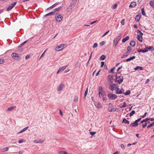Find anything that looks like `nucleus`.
Segmentation results:
<instances>
[{
    "instance_id": "nucleus-7",
    "label": "nucleus",
    "mask_w": 154,
    "mask_h": 154,
    "mask_svg": "<svg viewBox=\"0 0 154 154\" xmlns=\"http://www.w3.org/2000/svg\"><path fill=\"white\" fill-rule=\"evenodd\" d=\"M56 20L58 22H60L63 19V17L60 14H56L55 16Z\"/></svg>"
},
{
    "instance_id": "nucleus-45",
    "label": "nucleus",
    "mask_w": 154,
    "mask_h": 154,
    "mask_svg": "<svg viewBox=\"0 0 154 154\" xmlns=\"http://www.w3.org/2000/svg\"><path fill=\"white\" fill-rule=\"evenodd\" d=\"M8 149V147H6L3 148L2 149V151L3 152L7 151Z\"/></svg>"
},
{
    "instance_id": "nucleus-4",
    "label": "nucleus",
    "mask_w": 154,
    "mask_h": 154,
    "mask_svg": "<svg viewBox=\"0 0 154 154\" xmlns=\"http://www.w3.org/2000/svg\"><path fill=\"white\" fill-rule=\"evenodd\" d=\"M107 97L109 99L111 100L116 99L117 97L116 95L111 93L108 94H107Z\"/></svg>"
},
{
    "instance_id": "nucleus-11",
    "label": "nucleus",
    "mask_w": 154,
    "mask_h": 154,
    "mask_svg": "<svg viewBox=\"0 0 154 154\" xmlns=\"http://www.w3.org/2000/svg\"><path fill=\"white\" fill-rule=\"evenodd\" d=\"M113 77L111 75H109L108 76L107 80L109 81V83H113Z\"/></svg>"
},
{
    "instance_id": "nucleus-32",
    "label": "nucleus",
    "mask_w": 154,
    "mask_h": 154,
    "mask_svg": "<svg viewBox=\"0 0 154 154\" xmlns=\"http://www.w3.org/2000/svg\"><path fill=\"white\" fill-rule=\"evenodd\" d=\"M77 1V0H72V2L70 4L72 5V6H75L76 4V3Z\"/></svg>"
},
{
    "instance_id": "nucleus-64",
    "label": "nucleus",
    "mask_w": 154,
    "mask_h": 154,
    "mask_svg": "<svg viewBox=\"0 0 154 154\" xmlns=\"http://www.w3.org/2000/svg\"><path fill=\"white\" fill-rule=\"evenodd\" d=\"M23 140H22V139L20 140H18V142L19 143H23Z\"/></svg>"
},
{
    "instance_id": "nucleus-22",
    "label": "nucleus",
    "mask_w": 154,
    "mask_h": 154,
    "mask_svg": "<svg viewBox=\"0 0 154 154\" xmlns=\"http://www.w3.org/2000/svg\"><path fill=\"white\" fill-rule=\"evenodd\" d=\"M137 51L138 52H143V53H146L148 51V50L146 49H145L144 50H143L142 49H139L137 50Z\"/></svg>"
},
{
    "instance_id": "nucleus-36",
    "label": "nucleus",
    "mask_w": 154,
    "mask_h": 154,
    "mask_svg": "<svg viewBox=\"0 0 154 154\" xmlns=\"http://www.w3.org/2000/svg\"><path fill=\"white\" fill-rule=\"evenodd\" d=\"M130 91L129 90L127 91H126L124 93H124H123V94H124L125 95H129L130 94Z\"/></svg>"
},
{
    "instance_id": "nucleus-59",
    "label": "nucleus",
    "mask_w": 154,
    "mask_h": 154,
    "mask_svg": "<svg viewBox=\"0 0 154 154\" xmlns=\"http://www.w3.org/2000/svg\"><path fill=\"white\" fill-rule=\"evenodd\" d=\"M147 125V123L146 122L144 124H143L142 125V127L144 128H145Z\"/></svg>"
},
{
    "instance_id": "nucleus-19",
    "label": "nucleus",
    "mask_w": 154,
    "mask_h": 154,
    "mask_svg": "<svg viewBox=\"0 0 154 154\" xmlns=\"http://www.w3.org/2000/svg\"><path fill=\"white\" fill-rule=\"evenodd\" d=\"M43 142V140L41 139H36L34 141V142L36 143H41Z\"/></svg>"
},
{
    "instance_id": "nucleus-51",
    "label": "nucleus",
    "mask_w": 154,
    "mask_h": 154,
    "mask_svg": "<svg viewBox=\"0 0 154 154\" xmlns=\"http://www.w3.org/2000/svg\"><path fill=\"white\" fill-rule=\"evenodd\" d=\"M137 32L138 34L143 35V33L141 32V31L139 29L137 30Z\"/></svg>"
},
{
    "instance_id": "nucleus-15",
    "label": "nucleus",
    "mask_w": 154,
    "mask_h": 154,
    "mask_svg": "<svg viewBox=\"0 0 154 154\" xmlns=\"http://www.w3.org/2000/svg\"><path fill=\"white\" fill-rule=\"evenodd\" d=\"M136 5V3L135 2H133L131 3L129 7L130 8H133Z\"/></svg>"
},
{
    "instance_id": "nucleus-39",
    "label": "nucleus",
    "mask_w": 154,
    "mask_h": 154,
    "mask_svg": "<svg viewBox=\"0 0 154 154\" xmlns=\"http://www.w3.org/2000/svg\"><path fill=\"white\" fill-rule=\"evenodd\" d=\"M115 69V67L111 69H110L109 71H108L110 73H114V70Z\"/></svg>"
},
{
    "instance_id": "nucleus-63",
    "label": "nucleus",
    "mask_w": 154,
    "mask_h": 154,
    "mask_svg": "<svg viewBox=\"0 0 154 154\" xmlns=\"http://www.w3.org/2000/svg\"><path fill=\"white\" fill-rule=\"evenodd\" d=\"M90 133L91 134L92 136L94 135L96 133L95 132H90Z\"/></svg>"
},
{
    "instance_id": "nucleus-47",
    "label": "nucleus",
    "mask_w": 154,
    "mask_h": 154,
    "mask_svg": "<svg viewBox=\"0 0 154 154\" xmlns=\"http://www.w3.org/2000/svg\"><path fill=\"white\" fill-rule=\"evenodd\" d=\"M117 6V5L116 4H114V5L113 6H112V8L113 9H115L116 8Z\"/></svg>"
},
{
    "instance_id": "nucleus-12",
    "label": "nucleus",
    "mask_w": 154,
    "mask_h": 154,
    "mask_svg": "<svg viewBox=\"0 0 154 154\" xmlns=\"http://www.w3.org/2000/svg\"><path fill=\"white\" fill-rule=\"evenodd\" d=\"M143 35L138 34L137 35V40L140 42H142V35Z\"/></svg>"
},
{
    "instance_id": "nucleus-56",
    "label": "nucleus",
    "mask_w": 154,
    "mask_h": 154,
    "mask_svg": "<svg viewBox=\"0 0 154 154\" xmlns=\"http://www.w3.org/2000/svg\"><path fill=\"white\" fill-rule=\"evenodd\" d=\"M154 49L153 47L152 46H149V47H146L145 48V49H146L147 50H148V49Z\"/></svg>"
},
{
    "instance_id": "nucleus-10",
    "label": "nucleus",
    "mask_w": 154,
    "mask_h": 154,
    "mask_svg": "<svg viewBox=\"0 0 154 154\" xmlns=\"http://www.w3.org/2000/svg\"><path fill=\"white\" fill-rule=\"evenodd\" d=\"M67 65H66L65 66H64L60 67L57 72V74H58L59 73L62 72L67 67Z\"/></svg>"
},
{
    "instance_id": "nucleus-62",
    "label": "nucleus",
    "mask_w": 154,
    "mask_h": 154,
    "mask_svg": "<svg viewBox=\"0 0 154 154\" xmlns=\"http://www.w3.org/2000/svg\"><path fill=\"white\" fill-rule=\"evenodd\" d=\"M105 42L104 41H102L100 43V44L102 46L103 45L105 44Z\"/></svg>"
},
{
    "instance_id": "nucleus-28",
    "label": "nucleus",
    "mask_w": 154,
    "mask_h": 154,
    "mask_svg": "<svg viewBox=\"0 0 154 154\" xmlns=\"http://www.w3.org/2000/svg\"><path fill=\"white\" fill-rule=\"evenodd\" d=\"M129 44L131 46L133 47L135 46V42L134 41H132Z\"/></svg>"
},
{
    "instance_id": "nucleus-18",
    "label": "nucleus",
    "mask_w": 154,
    "mask_h": 154,
    "mask_svg": "<svg viewBox=\"0 0 154 154\" xmlns=\"http://www.w3.org/2000/svg\"><path fill=\"white\" fill-rule=\"evenodd\" d=\"M15 107L14 106H10L6 110V112H10L12 111Z\"/></svg>"
},
{
    "instance_id": "nucleus-43",
    "label": "nucleus",
    "mask_w": 154,
    "mask_h": 154,
    "mask_svg": "<svg viewBox=\"0 0 154 154\" xmlns=\"http://www.w3.org/2000/svg\"><path fill=\"white\" fill-rule=\"evenodd\" d=\"M135 113V111L134 110L132 111L129 113L130 116V117L131 116Z\"/></svg>"
},
{
    "instance_id": "nucleus-6",
    "label": "nucleus",
    "mask_w": 154,
    "mask_h": 154,
    "mask_svg": "<svg viewBox=\"0 0 154 154\" xmlns=\"http://www.w3.org/2000/svg\"><path fill=\"white\" fill-rule=\"evenodd\" d=\"M109 89L111 91H113L114 90H115L116 89V84L114 83H109Z\"/></svg>"
},
{
    "instance_id": "nucleus-42",
    "label": "nucleus",
    "mask_w": 154,
    "mask_h": 154,
    "mask_svg": "<svg viewBox=\"0 0 154 154\" xmlns=\"http://www.w3.org/2000/svg\"><path fill=\"white\" fill-rule=\"evenodd\" d=\"M105 58H106V56L105 55H101L100 57V59L102 60H104L105 59Z\"/></svg>"
},
{
    "instance_id": "nucleus-9",
    "label": "nucleus",
    "mask_w": 154,
    "mask_h": 154,
    "mask_svg": "<svg viewBox=\"0 0 154 154\" xmlns=\"http://www.w3.org/2000/svg\"><path fill=\"white\" fill-rule=\"evenodd\" d=\"M11 56L13 58L16 60H18L20 58V57L16 53H12Z\"/></svg>"
},
{
    "instance_id": "nucleus-34",
    "label": "nucleus",
    "mask_w": 154,
    "mask_h": 154,
    "mask_svg": "<svg viewBox=\"0 0 154 154\" xmlns=\"http://www.w3.org/2000/svg\"><path fill=\"white\" fill-rule=\"evenodd\" d=\"M54 14V12H53V11H52V12H51L45 15L44 16L45 17H46L47 16H49V15H53V14Z\"/></svg>"
},
{
    "instance_id": "nucleus-8",
    "label": "nucleus",
    "mask_w": 154,
    "mask_h": 154,
    "mask_svg": "<svg viewBox=\"0 0 154 154\" xmlns=\"http://www.w3.org/2000/svg\"><path fill=\"white\" fill-rule=\"evenodd\" d=\"M17 2H14L11 4L6 9V11H11L17 4Z\"/></svg>"
},
{
    "instance_id": "nucleus-50",
    "label": "nucleus",
    "mask_w": 154,
    "mask_h": 154,
    "mask_svg": "<svg viewBox=\"0 0 154 154\" xmlns=\"http://www.w3.org/2000/svg\"><path fill=\"white\" fill-rule=\"evenodd\" d=\"M59 4V2H57L53 5H52V7H53V8L55 7L56 6H57V5H58Z\"/></svg>"
},
{
    "instance_id": "nucleus-53",
    "label": "nucleus",
    "mask_w": 154,
    "mask_h": 154,
    "mask_svg": "<svg viewBox=\"0 0 154 154\" xmlns=\"http://www.w3.org/2000/svg\"><path fill=\"white\" fill-rule=\"evenodd\" d=\"M4 60L2 58H0V64H2L5 63Z\"/></svg>"
},
{
    "instance_id": "nucleus-24",
    "label": "nucleus",
    "mask_w": 154,
    "mask_h": 154,
    "mask_svg": "<svg viewBox=\"0 0 154 154\" xmlns=\"http://www.w3.org/2000/svg\"><path fill=\"white\" fill-rule=\"evenodd\" d=\"M132 50V48L130 46H128L127 48V52L130 54Z\"/></svg>"
},
{
    "instance_id": "nucleus-55",
    "label": "nucleus",
    "mask_w": 154,
    "mask_h": 154,
    "mask_svg": "<svg viewBox=\"0 0 154 154\" xmlns=\"http://www.w3.org/2000/svg\"><path fill=\"white\" fill-rule=\"evenodd\" d=\"M109 32V30H108V31H106V32L102 36V37H103L105 35H106L108 33V32Z\"/></svg>"
},
{
    "instance_id": "nucleus-27",
    "label": "nucleus",
    "mask_w": 154,
    "mask_h": 154,
    "mask_svg": "<svg viewBox=\"0 0 154 154\" xmlns=\"http://www.w3.org/2000/svg\"><path fill=\"white\" fill-rule=\"evenodd\" d=\"M140 16H139V15H137L135 17V21L137 22H138L140 20Z\"/></svg>"
},
{
    "instance_id": "nucleus-23",
    "label": "nucleus",
    "mask_w": 154,
    "mask_h": 154,
    "mask_svg": "<svg viewBox=\"0 0 154 154\" xmlns=\"http://www.w3.org/2000/svg\"><path fill=\"white\" fill-rule=\"evenodd\" d=\"M130 54L127 52V51L124 53L121 57L122 58H124L125 57H126L128 56Z\"/></svg>"
},
{
    "instance_id": "nucleus-2",
    "label": "nucleus",
    "mask_w": 154,
    "mask_h": 154,
    "mask_svg": "<svg viewBox=\"0 0 154 154\" xmlns=\"http://www.w3.org/2000/svg\"><path fill=\"white\" fill-rule=\"evenodd\" d=\"M119 37V36H116L113 40V45L115 47H116L119 41L120 40Z\"/></svg>"
},
{
    "instance_id": "nucleus-38",
    "label": "nucleus",
    "mask_w": 154,
    "mask_h": 154,
    "mask_svg": "<svg viewBox=\"0 0 154 154\" xmlns=\"http://www.w3.org/2000/svg\"><path fill=\"white\" fill-rule=\"evenodd\" d=\"M27 40H26L24 42H23L21 44H20L19 45V47H22L25 44H26V42H27Z\"/></svg>"
},
{
    "instance_id": "nucleus-58",
    "label": "nucleus",
    "mask_w": 154,
    "mask_h": 154,
    "mask_svg": "<svg viewBox=\"0 0 154 154\" xmlns=\"http://www.w3.org/2000/svg\"><path fill=\"white\" fill-rule=\"evenodd\" d=\"M121 147L123 149H125V146L123 144H121Z\"/></svg>"
},
{
    "instance_id": "nucleus-37",
    "label": "nucleus",
    "mask_w": 154,
    "mask_h": 154,
    "mask_svg": "<svg viewBox=\"0 0 154 154\" xmlns=\"http://www.w3.org/2000/svg\"><path fill=\"white\" fill-rule=\"evenodd\" d=\"M59 154H68L64 150H62L59 152Z\"/></svg>"
},
{
    "instance_id": "nucleus-61",
    "label": "nucleus",
    "mask_w": 154,
    "mask_h": 154,
    "mask_svg": "<svg viewBox=\"0 0 154 154\" xmlns=\"http://www.w3.org/2000/svg\"><path fill=\"white\" fill-rule=\"evenodd\" d=\"M101 67H102L104 65V62L101 61Z\"/></svg>"
},
{
    "instance_id": "nucleus-57",
    "label": "nucleus",
    "mask_w": 154,
    "mask_h": 154,
    "mask_svg": "<svg viewBox=\"0 0 154 154\" xmlns=\"http://www.w3.org/2000/svg\"><path fill=\"white\" fill-rule=\"evenodd\" d=\"M122 67V66H121L119 67L118 69H117V72L118 74H120V72H119L118 71L119 70L121 69Z\"/></svg>"
},
{
    "instance_id": "nucleus-29",
    "label": "nucleus",
    "mask_w": 154,
    "mask_h": 154,
    "mask_svg": "<svg viewBox=\"0 0 154 154\" xmlns=\"http://www.w3.org/2000/svg\"><path fill=\"white\" fill-rule=\"evenodd\" d=\"M135 70H136L139 69L140 70H143V68L142 67L140 66H137L134 69Z\"/></svg>"
},
{
    "instance_id": "nucleus-35",
    "label": "nucleus",
    "mask_w": 154,
    "mask_h": 154,
    "mask_svg": "<svg viewBox=\"0 0 154 154\" xmlns=\"http://www.w3.org/2000/svg\"><path fill=\"white\" fill-rule=\"evenodd\" d=\"M97 107L99 109V108H101L102 107V105L101 104V103H98L96 105Z\"/></svg>"
},
{
    "instance_id": "nucleus-46",
    "label": "nucleus",
    "mask_w": 154,
    "mask_h": 154,
    "mask_svg": "<svg viewBox=\"0 0 154 154\" xmlns=\"http://www.w3.org/2000/svg\"><path fill=\"white\" fill-rule=\"evenodd\" d=\"M126 107V103L125 102L123 103V104L121 106V108H124Z\"/></svg>"
},
{
    "instance_id": "nucleus-41",
    "label": "nucleus",
    "mask_w": 154,
    "mask_h": 154,
    "mask_svg": "<svg viewBox=\"0 0 154 154\" xmlns=\"http://www.w3.org/2000/svg\"><path fill=\"white\" fill-rule=\"evenodd\" d=\"M141 13H142V14L143 16H145L146 15V14H145V12L144 9V8H143L141 9Z\"/></svg>"
},
{
    "instance_id": "nucleus-25",
    "label": "nucleus",
    "mask_w": 154,
    "mask_h": 154,
    "mask_svg": "<svg viewBox=\"0 0 154 154\" xmlns=\"http://www.w3.org/2000/svg\"><path fill=\"white\" fill-rule=\"evenodd\" d=\"M129 36H126L125 38H123L122 40V42L123 43L125 42L126 41L128 40L129 39Z\"/></svg>"
},
{
    "instance_id": "nucleus-31",
    "label": "nucleus",
    "mask_w": 154,
    "mask_h": 154,
    "mask_svg": "<svg viewBox=\"0 0 154 154\" xmlns=\"http://www.w3.org/2000/svg\"><path fill=\"white\" fill-rule=\"evenodd\" d=\"M149 120V118H146L145 119H143L142 121H141L140 122V124L143 123L144 122H147V121H148Z\"/></svg>"
},
{
    "instance_id": "nucleus-14",
    "label": "nucleus",
    "mask_w": 154,
    "mask_h": 154,
    "mask_svg": "<svg viewBox=\"0 0 154 154\" xmlns=\"http://www.w3.org/2000/svg\"><path fill=\"white\" fill-rule=\"evenodd\" d=\"M135 56H133L132 57H131L126 60H123V61L124 62L128 61L133 60L135 59Z\"/></svg>"
},
{
    "instance_id": "nucleus-49",
    "label": "nucleus",
    "mask_w": 154,
    "mask_h": 154,
    "mask_svg": "<svg viewBox=\"0 0 154 154\" xmlns=\"http://www.w3.org/2000/svg\"><path fill=\"white\" fill-rule=\"evenodd\" d=\"M154 124V122H153L152 123L150 124L149 125H148L147 126V128H150V127H152V126Z\"/></svg>"
},
{
    "instance_id": "nucleus-60",
    "label": "nucleus",
    "mask_w": 154,
    "mask_h": 154,
    "mask_svg": "<svg viewBox=\"0 0 154 154\" xmlns=\"http://www.w3.org/2000/svg\"><path fill=\"white\" fill-rule=\"evenodd\" d=\"M147 114V112H145L144 113V115H143V116H141V117L142 118H145L146 116V115Z\"/></svg>"
},
{
    "instance_id": "nucleus-52",
    "label": "nucleus",
    "mask_w": 154,
    "mask_h": 154,
    "mask_svg": "<svg viewBox=\"0 0 154 154\" xmlns=\"http://www.w3.org/2000/svg\"><path fill=\"white\" fill-rule=\"evenodd\" d=\"M97 46H98L97 44L96 43H95L94 44L93 46V48H95L97 47Z\"/></svg>"
},
{
    "instance_id": "nucleus-33",
    "label": "nucleus",
    "mask_w": 154,
    "mask_h": 154,
    "mask_svg": "<svg viewBox=\"0 0 154 154\" xmlns=\"http://www.w3.org/2000/svg\"><path fill=\"white\" fill-rule=\"evenodd\" d=\"M28 127H29L28 126L25 127V128H24L22 130H21V131H20V132H19L18 133H19V134L21 133H22L25 131L27 129V128H28Z\"/></svg>"
},
{
    "instance_id": "nucleus-48",
    "label": "nucleus",
    "mask_w": 154,
    "mask_h": 154,
    "mask_svg": "<svg viewBox=\"0 0 154 154\" xmlns=\"http://www.w3.org/2000/svg\"><path fill=\"white\" fill-rule=\"evenodd\" d=\"M74 101L75 102H76L78 101V97L76 96H75L74 97Z\"/></svg>"
},
{
    "instance_id": "nucleus-1",
    "label": "nucleus",
    "mask_w": 154,
    "mask_h": 154,
    "mask_svg": "<svg viewBox=\"0 0 154 154\" xmlns=\"http://www.w3.org/2000/svg\"><path fill=\"white\" fill-rule=\"evenodd\" d=\"M116 79L115 81V82L117 83L118 84H120L123 81V77L122 76H118L116 74Z\"/></svg>"
},
{
    "instance_id": "nucleus-13",
    "label": "nucleus",
    "mask_w": 154,
    "mask_h": 154,
    "mask_svg": "<svg viewBox=\"0 0 154 154\" xmlns=\"http://www.w3.org/2000/svg\"><path fill=\"white\" fill-rule=\"evenodd\" d=\"M138 125V122H137V121L136 120L133 123H131V124L130 125V126H132L134 127H136Z\"/></svg>"
},
{
    "instance_id": "nucleus-30",
    "label": "nucleus",
    "mask_w": 154,
    "mask_h": 154,
    "mask_svg": "<svg viewBox=\"0 0 154 154\" xmlns=\"http://www.w3.org/2000/svg\"><path fill=\"white\" fill-rule=\"evenodd\" d=\"M122 123H124L125 124H129V122L128 121L125 119H124L122 121Z\"/></svg>"
},
{
    "instance_id": "nucleus-20",
    "label": "nucleus",
    "mask_w": 154,
    "mask_h": 154,
    "mask_svg": "<svg viewBox=\"0 0 154 154\" xmlns=\"http://www.w3.org/2000/svg\"><path fill=\"white\" fill-rule=\"evenodd\" d=\"M64 86V85L63 84H61L60 85H59L57 87V91H59L61 90L62 89V88Z\"/></svg>"
},
{
    "instance_id": "nucleus-44",
    "label": "nucleus",
    "mask_w": 154,
    "mask_h": 154,
    "mask_svg": "<svg viewBox=\"0 0 154 154\" xmlns=\"http://www.w3.org/2000/svg\"><path fill=\"white\" fill-rule=\"evenodd\" d=\"M88 92V88H87L84 94V98H85Z\"/></svg>"
},
{
    "instance_id": "nucleus-54",
    "label": "nucleus",
    "mask_w": 154,
    "mask_h": 154,
    "mask_svg": "<svg viewBox=\"0 0 154 154\" xmlns=\"http://www.w3.org/2000/svg\"><path fill=\"white\" fill-rule=\"evenodd\" d=\"M47 50V49H46L45 50V51L42 54L41 56L39 58V60L41 58V57H43L44 56V54H45V52Z\"/></svg>"
},
{
    "instance_id": "nucleus-17",
    "label": "nucleus",
    "mask_w": 154,
    "mask_h": 154,
    "mask_svg": "<svg viewBox=\"0 0 154 154\" xmlns=\"http://www.w3.org/2000/svg\"><path fill=\"white\" fill-rule=\"evenodd\" d=\"M74 6H72V5L71 4H70V5L68 7L67 9V12H69L71 10L72 8Z\"/></svg>"
},
{
    "instance_id": "nucleus-16",
    "label": "nucleus",
    "mask_w": 154,
    "mask_h": 154,
    "mask_svg": "<svg viewBox=\"0 0 154 154\" xmlns=\"http://www.w3.org/2000/svg\"><path fill=\"white\" fill-rule=\"evenodd\" d=\"M99 96L100 97V94L101 93L103 92V89L102 87L101 86H100L99 87Z\"/></svg>"
},
{
    "instance_id": "nucleus-26",
    "label": "nucleus",
    "mask_w": 154,
    "mask_h": 154,
    "mask_svg": "<svg viewBox=\"0 0 154 154\" xmlns=\"http://www.w3.org/2000/svg\"><path fill=\"white\" fill-rule=\"evenodd\" d=\"M150 5L154 8V0L150 1L149 2Z\"/></svg>"
},
{
    "instance_id": "nucleus-5",
    "label": "nucleus",
    "mask_w": 154,
    "mask_h": 154,
    "mask_svg": "<svg viewBox=\"0 0 154 154\" xmlns=\"http://www.w3.org/2000/svg\"><path fill=\"white\" fill-rule=\"evenodd\" d=\"M64 44H62L60 45H57L56 47L55 50L56 51H60L62 50L64 48Z\"/></svg>"
},
{
    "instance_id": "nucleus-21",
    "label": "nucleus",
    "mask_w": 154,
    "mask_h": 154,
    "mask_svg": "<svg viewBox=\"0 0 154 154\" xmlns=\"http://www.w3.org/2000/svg\"><path fill=\"white\" fill-rule=\"evenodd\" d=\"M62 8V6H60L58 8H56L54 10V11H53L54 12V13L55 14V13L56 12H58L60 11L61 9Z\"/></svg>"
},
{
    "instance_id": "nucleus-40",
    "label": "nucleus",
    "mask_w": 154,
    "mask_h": 154,
    "mask_svg": "<svg viewBox=\"0 0 154 154\" xmlns=\"http://www.w3.org/2000/svg\"><path fill=\"white\" fill-rule=\"evenodd\" d=\"M117 108H113L111 109L110 110L109 109L108 110L109 112H115L116 111Z\"/></svg>"
},
{
    "instance_id": "nucleus-3",
    "label": "nucleus",
    "mask_w": 154,
    "mask_h": 154,
    "mask_svg": "<svg viewBox=\"0 0 154 154\" xmlns=\"http://www.w3.org/2000/svg\"><path fill=\"white\" fill-rule=\"evenodd\" d=\"M116 94H120L124 93V90L122 88L121 90H120L119 88V86H116Z\"/></svg>"
}]
</instances>
